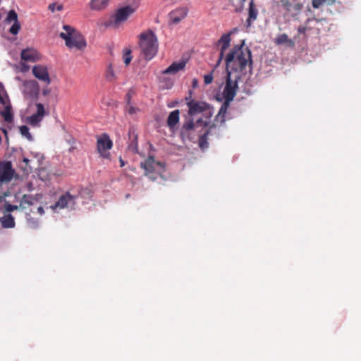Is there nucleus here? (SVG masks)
<instances>
[{
  "mask_svg": "<svg viewBox=\"0 0 361 361\" xmlns=\"http://www.w3.org/2000/svg\"><path fill=\"white\" fill-rule=\"evenodd\" d=\"M226 72H242L245 70L247 65L252 66V53L248 47L241 45H235L225 57Z\"/></svg>",
  "mask_w": 361,
  "mask_h": 361,
  "instance_id": "nucleus-1",
  "label": "nucleus"
},
{
  "mask_svg": "<svg viewBox=\"0 0 361 361\" xmlns=\"http://www.w3.org/2000/svg\"><path fill=\"white\" fill-rule=\"evenodd\" d=\"M231 73H227L226 82L223 92L225 100L215 118V121L217 122L220 121L221 123H224L225 116L229 107L230 103L233 100L236 94V90L238 87L236 78L234 80H232L231 78Z\"/></svg>",
  "mask_w": 361,
  "mask_h": 361,
  "instance_id": "nucleus-2",
  "label": "nucleus"
},
{
  "mask_svg": "<svg viewBox=\"0 0 361 361\" xmlns=\"http://www.w3.org/2000/svg\"><path fill=\"white\" fill-rule=\"evenodd\" d=\"M64 32L60 33L61 38L65 40L66 46L69 49H75L82 51L87 47L85 37L75 28L70 25L63 27Z\"/></svg>",
  "mask_w": 361,
  "mask_h": 361,
  "instance_id": "nucleus-3",
  "label": "nucleus"
},
{
  "mask_svg": "<svg viewBox=\"0 0 361 361\" xmlns=\"http://www.w3.org/2000/svg\"><path fill=\"white\" fill-rule=\"evenodd\" d=\"M139 46L146 60H151L157 54L159 47L156 35L152 30L140 35Z\"/></svg>",
  "mask_w": 361,
  "mask_h": 361,
  "instance_id": "nucleus-4",
  "label": "nucleus"
},
{
  "mask_svg": "<svg viewBox=\"0 0 361 361\" xmlns=\"http://www.w3.org/2000/svg\"><path fill=\"white\" fill-rule=\"evenodd\" d=\"M141 168L145 169V176L152 180H155L158 177H163L165 172L164 165L154 160L152 157H149L144 162L140 164Z\"/></svg>",
  "mask_w": 361,
  "mask_h": 361,
  "instance_id": "nucleus-5",
  "label": "nucleus"
},
{
  "mask_svg": "<svg viewBox=\"0 0 361 361\" xmlns=\"http://www.w3.org/2000/svg\"><path fill=\"white\" fill-rule=\"evenodd\" d=\"M138 4L134 3L133 5H127L116 10L114 15L111 16L107 25L113 28H118L119 25L127 20L137 8Z\"/></svg>",
  "mask_w": 361,
  "mask_h": 361,
  "instance_id": "nucleus-6",
  "label": "nucleus"
},
{
  "mask_svg": "<svg viewBox=\"0 0 361 361\" xmlns=\"http://www.w3.org/2000/svg\"><path fill=\"white\" fill-rule=\"evenodd\" d=\"M192 97V91L190 90L189 95L185 98L190 116H192L209 109V105L207 102L195 100Z\"/></svg>",
  "mask_w": 361,
  "mask_h": 361,
  "instance_id": "nucleus-7",
  "label": "nucleus"
},
{
  "mask_svg": "<svg viewBox=\"0 0 361 361\" xmlns=\"http://www.w3.org/2000/svg\"><path fill=\"white\" fill-rule=\"evenodd\" d=\"M238 31L237 28H233L232 30L221 35L219 39L216 42V46L219 47V56L217 60V65H219L224 57L226 50L229 47L231 42V35Z\"/></svg>",
  "mask_w": 361,
  "mask_h": 361,
  "instance_id": "nucleus-8",
  "label": "nucleus"
},
{
  "mask_svg": "<svg viewBox=\"0 0 361 361\" xmlns=\"http://www.w3.org/2000/svg\"><path fill=\"white\" fill-rule=\"evenodd\" d=\"M113 142L109 136L106 133L102 134L97 137V149L100 155L104 158L109 157V152L108 150L112 148Z\"/></svg>",
  "mask_w": 361,
  "mask_h": 361,
  "instance_id": "nucleus-9",
  "label": "nucleus"
},
{
  "mask_svg": "<svg viewBox=\"0 0 361 361\" xmlns=\"http://www.w3.org/2000/svg\"><path fill=\"white\" fill-rule=\"evenodd\" d=\"M75 204V197L71 195L69 192L61 195L59 200L54 205L51 206L52 209L59 208L63 209L66 207L73 208Z\"/></svg>",
  "mask_w": 361,
  "mask_h": 361,
  "instance_id": "nucleus-10",
  "label": "nucleus"
},
{
  "mask_svg": "<svg viewBox=\"0 0 361 361\" xmlns=\"http://www.w3.org/2000/svg\"><path fill=\"white\" fill-rule=\"evenodd\" d=\"M14 174V170L12 169L11 161H6L0 166V182L8 183L10 182Z\"/></svg>",
  "mask_w": 361,
  "mask_h": 361,
  "instance_id": "nucleus-11",
  "label": "nucleus"
},
{
  "mask_svg": "<svg viewBox=\"0 0 361 361\" xmlns=\"http://www.w3.org/2000/svg\"><path fill=\"white\" fill-rule=\"evenodd\" d=\"M188 13V8L187 7H180L174 9L169 14V23L171 24L177 25L186 18Z\"/></svg>",
  "mask_w": 361,
  "mask_h": 361,
  "instance_id": "nucleus-12",
  "label": "nucleus"
},
{
  "mask_svg": "<svg viewBox=\"0 0 361 361\" xmlns=\"http://www.w3.org/2000/svg\"><path fill=\"white\" fill-rule=\"evenodd\" d=\"M32 73L35 78L44 82L47 85L50 84L51 80L46 66L37 65L32 68Z\"/></svg>",
  "mask_w": 361,
  "mask_h": 361,
  "instance_id": "nucleus-13",
  "label": "nucleus"
},
{
  "mask_svg": "<svg viewBox=\"0 0 361 361\" xmlns=\"http://www.w3.org/2000/svg\"><path fill=\"white\" fill-rule=\"evenodd\" d=\"M13 21L14 23L11 27L9 32L13 35H17L20 30V24L18 20V14L14 10H11L5 19V22L6 23H11Z\"/></svg>",
  "mask_w": 361,
  "mask_h": 361,
  "instance_id": "nucleus-14",
  "label": "nucleus"
},
{
  "mask_svg": "<svg viewBox=\"0 0 361 361\" xmlns=\"http://www.w3.org/2000/svg\"><path fill=\"white\" fill-rule=\"evenodd\" d=\"M39 91V84L35 80L26 81L24 83L23 92L30 98L36 97Z\"/></svg>",
  "mask_w": 361,
  "mask_h": 361,
  "instance_id": "nucleus-15",
  "label": "nucleus"
},
{
  "mask_svg": "<svg viewBox=\"0 0 361 361\" xmlns=\"http://www.w3.org/2000/svg\"><path fill=\"white\" fill-rule=\"evenodd\" d=\"M185 65H186V62L185 61L173 62L166 69H165L162 72V73L163 74L175 75L180 71L183 70L185 67Z\"/></svg>",
  "mask_w": 361,
  "mask_h": 361,
  "instance_id": "nucleus-16",
  "label": "nucleus"
},
{
  "mask_svg": "<svg viewBox=\"0 0 361 361\" xmlns=\"http://www.w3.org/2000/svg\"><path fill=\"white\" fill-rule=\"evenodd\" d=\"M21 59L25 61L35 62L38 60V53L33 49H25L21 52Z\"/></svg>",
  "mask_w": 361,
  "mask_h": 361,
  "instance_id": "nucleus-17",
  "label": "nucleus"
},
{
  "mask_svg": "<svg viewBox=\"0 0 361 361\" xmlns=\"http://www.w3.org/2000/svg\"><path fill=\"white\" fill-rule=\"evenodd\" d=\"M258 15V11L255 4L254 0H250L248 7V18L246 20L247 27H250L252 22L255 21Z\"/></svg>",
  "mask_w": 361,
  "mask_h": 361,
  "instance_id": "nucleus-18",
  "label": "nucleus"
},
{
  "mask_svg": "<svg viewBox=\"0 0 361 361\" xmlns=\"http://www.w3.org/2000/svg\"><path fill=\"white\" fill-rule=\"evenodd\" d=\"M215 128V124H212L207 130H206L203 135L200 136L198 140L199 147L203 150L208 147L209 144L207 142V137L213 128Z\"/></svg>",
  "mask_w": 361,
  "mask_h": 361,
  "instance_id": "nucleus-19",
  "label": "nucleus"
},
{
  "mask_svg": "<svg viewBox=\"0 0 361 361\" xmlns=\"http://www.w3.org/2000/svg\"><path fill=\"white\" fill-rule=\"evenodd\" d=\"M179 115L180 111L178 109L170 113L167 118V125L171 129L173 128L178 123Z\"/></svg>",
  "mask_w": 361,
  "mask_h": 361,
  "instance_id": "nucleus-20",
  "label": "nucleus"
},
{
  "mask_svg": "<svg viewBox=\"0 0 361 361\" xmlns=\"http://www.w3.org/2000/svg\"><path fill=\"white\" fill-rule=\"evenodd\" d=\"M38 200L31 195H23L20 200V206L23 209H26L33 205Z\"/></svg>",
  "mask_w": 361,
  "mask_h": 361,
  "instance_id": "nucleus-21",
  "label": "nucleus"
},
{
  "mask_svg": "<svg viewBox=\"0 0 361 361\" xmlns=\"http://www.w3.org/2000/svg\"><path fill=\"white\" fill-rule=\"evenodd\" d=\"M109 0H91L90 2V8L94 11H102L104 9Z\"/></svg>",
  "mask_w": 361,
  "mask_h": 361,
  "instance_id": "nucleus-22",
  "label": "nucleus"
},
{
  "mask_svg": "<svg viewBox=\"0 0 361 361\" xmlns=\"http://www.w3.org/2000/svg\"><path fill=\"white\" fill-rule=\"evenodd\" d=\"M0 222L3 228H11L15 226V221L13 216L11 214H6L0 218Z\"/></svg>",
  "mask_w": 361,
  "mask_h": 361,
  "instance_id": "nucleus-23",
  "label": "nucleus"
},
{
  "mask_svg": "<svg viewBox=\"0 0 361 361\" xmlns=\"http://www.w3.org/2000/svg\"><path fill=\"white\" fill-rule=\"evenodd\" d=\"M0 114L6 122L11 123L13 120V114L11 104L6 105L4 109L0 112Z\"/></svg>",
  "mask_w": 361,
  "mask_h": 361,
  "instance_id": "nucleus-24",
  "label": "nucleus"
},
{
  "mask_svg": "<svg viewBox=\"0 0 361 361\" xmlns=\"http://www.w3.org/2000/svg\"><path fill=\"white\" fill-rule=\"evenodd\" d=\"M105 78L107 81L113 82L117 80V76L114 71L111 64H109L105 73Z\"/></svg>",
  "mask_w": 361,
  "mask_h": 361,
  "instance_id": "nucleus-25",
  "label": "nucleus"
},
{
  "mask_svg": "<svg viewBox=\"0 0 361 361\" xmlns=\"http://www.w3.org/2000/svg\"><path fill=\"white\" fill-rule=\"evenodd\" d=\"M275 43L276 44H283L285 43H288L290 45L293 46L294 43L290 39L286 34H281L279 35L276 39H275Z\"/></svg>",
  "mask_w": 361,
  "mask_h": 361,
  "instance_id": "nucleus-26",
  "label": "nucleus"
},
{
  "mask_svg": "<svg viewBox=\"0 0 361 361\" xmlns=\"http://www.w3.org/2000/svg\"><path fill=\"white\" fill-rule=\"evenodd\" d=\"M20 134L23 136V137H25L27 140H32V137L31 135V134L30 133V131H29V128L27 126H22L20 127Z\"/></svg>",
  "mask_w": 361,
  "mask_h": 361,
  "instance_id": "nucleus-27",
  "label": "nucleus"
},
{
  "mask_svg": "<svg viewBox=\"0 0 361 361\" xmlns=\"http://www.w3.org/2000/svg\"><path fill=\"white\" fill-rule=\"evenodd\" d=\"M123 59L126 66L129 65L132 60L131 51L128 49H125L123 51Z\"/></svg>",
  "mask_w": 361,
  "mask_h": 361,
  "instance_id": "nucleus-28",
  "label": "nucleus"
},
{
  "mask_svg": "<svg viewBox=\"0 0 361 361\" xmlns=\"http://www.w3.org/2000/svg\"><path fill=\"white\" fill-rule=\"evenodd\" d=\"M195 128V123L192 119L187 121L183 126V130L189 131Z\"/></svg>",
  "mask_w": 361,
  "mask_h": 361,
  "instance_id": "nucleus-29",
  "label": "nucleus"
},
{
  "mask_svg": "<svg viewBox=\"0 0 361 361\" xmlns=\"http://www.w3.org/2000/svg\"><path fill=\"white\" fill-rule=\"evenodd\" d=\"M42 117H41L40 116H38L36 114H34L29 118L30 123L32 125H35V124L38 123L39 122H40L42 121Z\"/></svg>",
  "mask_w": 361,
  "mask_h": 361,
  "instance_id": "nucleus-30",
  "label": "nucleus"
},
{
  "mask_svg": "<svg viewBox=\"0 0 361 361\" xmlns=\"http://www.w3.org/2000/svg\"><path fill=\"white\" fill-rule=\"evenodd\" d=\"M36 107L37 112L35 114L43 118L45 114L44 105L41 103H37L36 104Z\"/></svg>",
  "mask_w": 361,
  "mask_h": 361,
  "instance_id": "nucleus-31",
  "label": "nucleus"
},
{
  "mask_svg": "<svg viewBox=\"0 0 361 361\" xmlns=\"http://www.w3.org/2000/svg\"><path fill=\"white\" fill-rule=\"evenodd\" d=\"M281 6L288 11L290 10L291 4L289 0H281Z\"/></svg>",
  "mask_w": 361,
  "mask_h": 361,
  "instance_id": "nucleus-32",
  "label": "nucleus"
},
{
  "mask_svg": "<svg viewBox=\"0 0 361 361\" xmlns=\"http://www.w3.org/2000/svg\"><path fill=\"white\" fill-rule=\"evenodd\" d=\"M212 80H213L212 73H209V74L205 75L204 76V82L206 85H209V84L212 83Z\"/></svg>",
  "mask_w": 361,
  "mask_h": 361,
  "instance_id": "nucleus-33",
  "label": "nucleus"
},
{
  "mask_svg": "<svg viewBox=\"0 0 361 361\" xmlns=\"http://www.w3.org/2000/svg\"><path fill=\"white\" fill-rule=\"evenodd\" d=\"M128 106L126 108V111L130 115H133L138 111V109L130 105H128Z\"/></svg>",
  "mask_w": 361,
  "mask_h": 361,
  "instance_id": "nucleus-34",
  "label": "nucleus"
},
{
  "mask_svg": "<svg viewBox=\"0 0 361 361\" xmlns=\"http://www.w3.org/2000/svg\"><path fill=\"white\" fill-rule=\"evenodd\" d=\"M324 1V0H313L312 6L315 8H318Z\"/></svg>",
  "mask_w": 361,
  "mask_h": 361,
  "instance_id": "nucleus-35",
  "label": "nucleus"
},
{
  "mask_svg": "<svg viewBox=\"0 0 361 361\" xmlns=\"http://www.w3.org/2000/svg\"><path fill=\"white\" fill-rule=\"evenodd\" d=\"M131 92H132L131 90H129L126 95V100L127 105L130 104L131 97H132Z\"/></svg>",
  "mask_w": 361,
  "mask_h": 361,
  "instance_id": "nucleus-36",
  "label": "nucleus"
},
{
  "mask_svg": "<svg viewBox=\"0 0 361 361\" xmlns=\"http://www.w3.org/2000/svg\"><path fill=\"white\" fill-rule=\"evenodd\" d=\"M18 209V207L16 206V205H12V204H8L7 207H6V210L8 212H13L16 209Z\"/></svg>",
  "mask_w": 361,
  "mask_h": 361,
  "instance_id": "nucleus-37",
  "label": "nucleus"
},
{
  "mask_svg": "<svg viewBox=\"0 0 361 361\" xmlns=\"http://www.w3.org/2000/svg\"><path fill=\"white\" fill-rule=\"evenodd\" d=\"M37 212H38V213H39L40 215H42V214H44V210L43 207H41V206L37 207Z\"/></svg>",
  "mask_w": 361,
  "mask_h": 361,
  "instance_id": "nucleus-38",
  "label": "nucleus"
},
{
  "mask_svg": "<svg viewBox=\"0 0 361 361\" xmlns=\"http://www.w3.org/2000/svg\"><path fill=\"white\" fill-rule=\"evenodd\" d=\"M49 93H50V90L48 88L44 89L42 91V94L44 96L48 95Z\"/></svg>",
  "mask_w": 361,
  "mask_h": 361,
  "instance_id": "nucleus-39",
  "label": "nucleus"
},
{
  "mask_svg": "<svg viewBox=\"0 0 361 361\" xmlns=\"http://www.w3.org/2000/svg\"><path fill=\"white\" fill-rule=\"evenodd\" d=\"M55 6H56V4H51L49 6V9L51 10L52 12H54L55 11Z\"/></svg>",
  "mask_w": 361,
  "mask_h": 361,
  "instance_id": "nucleus-40",
  "label": "nucleus"
},
{
  "mask_svg": "<svg viewBox=\"0 0 361 361\" xmlns=\"http://www.w3.org/2000/svg\"><path fill=\"white\" fill-rule=\"evenodd\" d=\"M204 123V126H207V122H204L202 118H200L197 121V124L198 123Z\"/></svg>",
  "mask_w": 361,
  "mask_h": 361,
  "instance_id": "nucleus-41",
  "label": "nucleus"
},
{
  "mask_svg": "<svg viewBox=\"0 0 361 361\" xmlns=\"http://www.w3.org/2000/svg\"><path fill=\"white\" fill-rule=\"evenodd\" d=\"M119 161H120V164H121V167L124 166L125 163H124V161L122 159V158H121V157H120V159H119Z\"/></svg>",
  "mask_w": 361,
  "mask_h": 361,
  "instance_id": "nucleus-42",
  "label": "nucleus"
},
{
  "mask_svg": "<svg viewBox=\"0 0 361 361\" xmlns=\"http://www.w3.org/2000/svg\"><path fill=\"white\" fill-rule=\"evenodd\" d=\"M63 9V6L62 5H58L57 6V10L58 11H61Z\"/></svg>",
  "mask_w": 361,
  "mask_h": 361,
  "instance_id": "nucleus-43",
  "label": "nucleus"
},
{
  "mask_svg": "<svg viewBox=\"0 0 361 361\" xmlns=\"http://www.w3.org/2000/svg\"><path fill=\"white\" fill-rule=\"evenodd\" d=\"M197 80H193V86H195V85L197 84Z\"/></svg>",
  "mask_w": 361,
  "mask_h": 361,
  "instance_id": "nucleus-44",
  "label": "nucleus"
},
{
  "mask_svg": "<svg viewBox=\"0 0 361 361\" xmlns=\"http://www.w3.org/2000/svg\"><path fill=\"white\" fill-rule=\"evenodd\" d=\"M24 161H25V162H28V161H29V160H28V159L25 158V159H24Z\"/></svg>",
  "mask_w": 361,
  "mask_h": 361,
  "instance_id": "nucleus-45",
  "label": "nucleus"
},
{
  "mask_svg": "<svg viewBox=\"0 0 361 361\" xmlns=\"http://www.w3.org/2000/svg\"><path fill=\"white\" fill-rule=\"evenodd\" d=\"M4 133L5 134H6V133H7V132H6V130H4Z\"/></svg>",
  "mask_w": 361,
  "mask_h": 361,
  "instance_id": "nucleus-46",
  "label": "nucleus"
}]
</instances>
